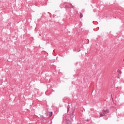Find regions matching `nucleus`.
<instances>
[{
	"mask_svg": "<svg viewBox=\"0 0 124 124\" xmlns=\"http://www.w3.org/2000/svg\"><path fill=\"white\" fill-rule=\"evenodd\" d=\"M75 110V108H73L72 109H70V107H69V105H68V108L67 109V112L68 113V112H70V113L68 115V118H70L71 120H72L74 117H75V115H74V110Z\"/></svg>",
	"mask_w": 124,
	"mask_h": 124,
	"instance_id": "obj_1",
	"label": "nucleus"
},
{
	"mask_svg": "<svg viewBox=\"0 0 124 124\" xmlns=\"http://www.w3.org/2000/svg\"><path fill=\"white\" fill-rule=\"evenodd\" d=\"M109 114V110H104L100 113V117H103L104 116H107Z\"/></svg>",
	"mask_w": 124,
	"mask_h": 124,
	"instance_id": "obj_2",
	"label": "nucleus"
},
{
	"mask_svg": "<svg viewBox=\"0 0 124 124\" xmlns=\"http://www.w3.org/2000/svg\"><path fill=\"white\" fill-rule=\"evenodd\" d=\"M65 124H72L71 121L69 120V119L67 118V117L65 118Z\"/></svg>",
	"mask_w": 124,
	"mask_h": 124,
	"instance_id": "obj_3",
	"label": "nucleus"
},
{
	"mask_svg": "<svg viewBox=\"0 0 124 124\" xmlns=\"http://www.w3.org/2000/svg\"><path fill=\"white\" fill-rule=\"evenodd\" d=\"M73 7H74L73 6H72L71 7H69L67 5H65V8H73Z\"/></svg>",
	"mask_w": 124,
	"mask_h": 124,
	"instance_id": "obj_4",
	"label": "nucleus"
},
{
	"mask_svg": "<svg viewBox=\"0 0 124 124\" xmlns=\"http://www.w3.org/2000/svg\"><path fill=\"white\" fill-rule=\"evenodd\" d=\"M52 115H53V112L52 111H50L49 112V117H52Z\"/></svg>",
	"mask_w": 124,
	"mask_h": 124,
	"instance_id": "obj_5",
	"label": "nucleus"
},
{
	"mask_svg": "<svg viewBox=\"0 0 124 124\" xmlns=\"http://www.w3.org/2000/svg\"><path fill=\"white\" fill-rule=\"evenodd\" d=\"M83 17V15L82 14H80V18H82Z\"/></svg>",
	"mask_w": 124,
	"mask_h": 124,
	"instance_id": "obj_6",
	"label": "nucleus"
},
{
	"mask_svg": "<svg viewBox=\"0 0 124 124\" xmlns=\"http://www.w3.org/2000/svg\"><path fill=\"white\" fill-rule=\"evenodd\" d=\"M118 72L120 73V74L122 73V72L120 71V70H118Z\"/></svg>",
	"mask_w": 124,
	"mask_h": 124,
	"instance_id": "obj_7",
	"label": "nucleus"
},
{
	"mask_svg": "<svg viewBox=\"0 0 124 124\" xmlns=\"http://www.w3.org/2000/svg\"><path fill=\"white\" fill-rule=\"evenodd\" d=\"M42 119H43V120H44V119H45V117H44V116H43Z\"/></svg>",
	"mask_w": 124,
	"mask_h": 124,
	"instance_id": "obj_8",
	"label": "nucleus"
}]
</instances>
